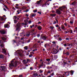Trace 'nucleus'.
Wrapping results in <instances>:
<instances>
[{
    "label": "nucleus",
    "instance_id": "obj_1",
    "mask_svg": "<svg viewBox=\"0 0 77 77\" xmlns=\"http://www.w3.org/2000/svg\"><path fill=\"white\" fill-rule=\"evenodd\" d=\"M15 59L14 58L13 59V60H12L11 61L10 66H14V60H15Z\"/></svg>",
    "mask_w": 77,
    "mask_h": 77
},
{
    "label": "nucleus",
    "instance_id": "obj_2",
    "mask_svg": "<svg viewBox=\"0 0 77 77\" xmlns=\"http://www.w3.org/2000/svg\"><path fill=\"white\" fill-rule=\"evenodd\" d=\"M0 67L2 69V71H6V66H0Z\"/></svg>",
    "mask_w": 77,
    "mask_h": 77
},
{
    "label": "nucleus",
    "instance_id": "obj_3",
    "mask_svg": "<svg viewBox=\"0 0 77 77\" xmlns=\"http://www.w3.org/2000/svg\"><path fill=\"white\" fill-rule=\"evenodd\" d=\"M18 51H19V52H18V53L20 56H22V54L21 52H23V51L22 50H18Z\"/></svg>",
    "mask_w": 77,
    "mask_h": 77
},
{
    "label": "nucleus",
    "instance_id": "obj_4",
    "mask_svg": "<svg viewBox=\"0 0 77 77\" xmlns=\"http://www.w3.org/2000/svg\"><path fill=\"white\" fill-rule=\"evenodd\" d=\"M65 8H66V6H63L61 7H60L59 8V9H60L61 11H62V9H65Z\"/></svg>",
    "mask_w": 77,
    "mask_h": 77
},
{
    "label": "nucleus",
    "instance_id": "obj_5",
    "mask_svg": "<svg viewBox=\"0 0 77 77\" xmlns=\"http://www.w3.org/2000/svg\"><path fill=\"white\" fill-rule=\"evenodd\" d=\"M6 30H2L0 31V32L2 33V34H5V33H6Z\"/></svg>",
    "mask_w": 77,
    "mask_h": 77
},
{
    "label": "nucleus",
    "instance_id": "obj_6",
    "mask_svg": "<svg viewBox=\"0 0 77 77\" xmlns=\"http://www.w3.org/2000/svg\"><path fill=\"white\" fill-rule=\"evenodd\" d=\"M56 11L57 13L58 14H59V15H60V14H61V12H60V11L59 9L57 10Z\"/></svg>",
    "mask_w": 77,
    "mask_h": 77
},
{
    "label": "nucleus",
    "instance_id": "obj_7",
    "mask_svg": "<svg viewBox=\"0 0 77 77\" xmlns=\"http://www.w3.org/2000/svg\"><path fill=\"white\" fill-rule=\"evenodd\" d=\"M4 27L5 28H9V27H10V26L8 24H7L5 25Z\"/></svg>",
    "mask_w": 77,
    "mask_h": 77
},
{
    "label": "nucleus",
    "instance_id": "obj_8",
    "mask_svg": "<svg viewBox=\"0 0 77 77\" xmlns=\"http://www.w3.org/2000/svg\"><path fill=\"white\" fill-rule=\"evenodd\" d=\"M30 54H30L29 55V57H32V56H33V55H32V54H34V53H33L32 52H31L30 53Z\"/></svg>",
    "mask_w": 77,
    "mask_h": 77
},
{
    "label": "nucleus",
    "instance_id": "obj_9",
    "mask_svg": "<svg viewBox=\"0 0 77 77\" xmlns=\"http://www.w3.org/2000/svg\"><path fill=\"white\" fill-rule=\"evenodd\" d=\"M38 74H37V73H34V74L32 75L33 77H36V76H38Z\"/></svg>",
    "mask_w": 77,
    "mask_h": 77
},
{
    "label": "nucleus",
    "instance_id": "obj_10",
    "mask_svg": "<svg viewBox=\"0 0 77 77\" xmlns=\"http://www.w3.org/2000/svg\"><path fill=\"white\" fill-rule=\"evenodd\" d=\"M42 35L41 37L42 38V39L44 40H45L47 38L45 36H42Z\"/></svg>",
    "mask_w": 77,
    "mask_h": 77
},
{
    "label": "nucleus",
    "instance_id": "obj_11",
    "mask_svg": "<svg viewBox=\"0 0 77 77\" xmlns=\"http://www.w3.org/2000/svg\"><path fill=\"white\" fill-rule=\"evenodd\" d=\"M1 39L2 41H6V38L4 37H2Z\"/></svg>",
    "mask_w": 77,
    "mask_h": 77
},
{
    "label": "nucleus",
    "instance_id": "obj_12",
    "mask_svg": "<svg viewBox=\"0 0 77 77\" xmlns=\"http://www.w3.org/2000/svg\"><path fill=\"white\" fill-rule=\"evenodd\" d=\"M59 52V51H58V50L55 49V50H54V53L55 54H57V53H58V52Z\"/></svg>",
    "mask_w": 77,
    "mask_h": 77
},
{
    "label": "nucleus",
    "instance_id": "obj_13",
    "mask_svg": "<svg viewBox=\"0 0 77 77\" xmlns=\"http://www.w3.org/2000/svg\"><path fill=\"white\" fill-rule=\"evenodd\" d=\"M41 3H42V0H40L39 1H38L37 2V4L38 5V4H40Z\"/></svg>",
    "mask_w": 77,
    "mask_h": 77
},
{
    "label": "nucleus",
    "instance_id": "obj_14",
    "mask_svg": "<svg viewBox=\"0 0 77 77\" xmlns=\"http://www.w3.org/2000/svg\"><path fill=\"white\" fill-rule=\"evenodd\" d=\"M65 74H66V76H68V75H69V73L68 72H65Z\"/></svg>",
    "mask_w": 77,
    "mask_h": 77
},
{
    "label": "nucleus",
    "instance_id": "obj_15",
    "mask_svg": "<svg viewBox=\"0 0 77 77\" xmlns=\"http://www.w3.org/2000/svg\"><path fill=\"white\" fill-rule=\"evenodd\" d=\"M2 50L3 51V52L4 53H6V50H5V49H2Z\"/></svg>",
    "mask_w": 77,
    "mask_h": 77
},
{
    "label": "nucleus",
    "instance_id": "obj_16",
    "mask_svg": "<svg viewBox=\"0 0 77 77\" xmlns=\"http://www.w3.org/2000/svg\"><path fill=\"white\" fill-rule=\"evenodd\" d=\"M0 19L1 21H4V20H5V18H4L3 17H1Z\"/></svg>",
    "mask_w": 77,
    "mask_h": 77
},
{
    "label": "nucleus",
    "instance_id": "obj_17",
    "mask_svg": "<svg viewBox=\"0 0 77 77\" xmlns=\"http://www.w3.org/2000/svg\"><path fill=\"white\" fill-rule=\"evenodd\" d=\"M74 72L72 70H71L70 71V73L71 75H73V74H74Z\"/></svg>",
    "mask_w": 77,
    "mask_h": 77
},
{
    "label": "nucleus",
    "instance_id": "obj_18",
    "mask_svg": "<svg viewBox=\"0 0 77 77\" xmlns=\"http://www.w3.org/2000/svg\"><path fill=\"white\" fill-rule=\"evenodd\" d=\"M51 16V17H55L56 15V14H50Z\"/></svg>",
    "mask_w": 77,
    "mask_h": 77
},
{
    "label": "nucleus",
    "instance_id": "obj_19",
    "mask_svg": "<svg viewBox=\"0 0 77 77\" xmlns=\"http://www.w3.org/2000/svg\"><path fill=\"white\" fill-rule=\"evenodd\" d=\"M17 28H16V30H20V28L18 26H17Z\"/></svg>",
    "mask_w": 77,
    "mask_h": 77
},
{
    "label": "nucleus",
    "instance_id": "obj_20",
    "mask_svg": "<svg viewBox=\"0 0 77 77\" xmlns=\"http://www.w3.org/2000/svg\"><path fill=\"white\" fill-rule=\"evenodd\" d=\"M38 30H41V29H42V28H41V27L40 26H38Z\"/></svg>",
    "mask_w": 77,
    "mask_h": 77
},
{
    "label": "nucleus",
    "instance_id": "obj_21",
    "mask_svg": "<svg viewBox=\"0 0 77 77\" xmlns=\"http://www.w3.org/2000/svg\"><path fill=\"white\" fill-rule=\"evenodd\" d=\"M47 5L46 3H45L44 4H42V7H45Z\"/></svg>",
    "mask_w": 77,
    "mask_h": 77
},
{
    "label": "nucleus",
    "instance_id": "obj_22",
    "mask_svg": "<svg viewBox=\"0 0 77 77\" xmlns=\"http://www.w3.org/2000/svg\"><path fill=\"white\" fill-rule=\"evenodd\" d=\"M30 32H28V33H27L26 36L28 37H29V36H30Z\"/></svg>",
    "mask_w": 77,
    "mask_h": 77
},
{
    "label": "nucleus",
    "instance_id": "obj_23",
    "mask_svg": "<svg viewBox=\"0 0 77 77\" xmlns=\"http://www.w3.org/2000/svg\"><path fill=\"white\" fill-rule=\"evenodd\" d=\"M65 54H66V56H69V53L68 52H66Z\"/></svg>",
    "mask_w": 77,
    "mask_h": 77
},
{
    "label": "nucleus",
    "instance_id": "obj_24",
    "mask_svg": "<svg viewBox=\"0 0 77 77\" xmlns=\"http://www.w3.org/2000/svg\"><path fill=\"white\" fill-rule=\"evenodd\" d=\"M61 29H63V30H64V29H65V26L63 25H61Z\"/></svg>",
    "mask_w": 77,
    "mask_h": 77
},
{
    "label": "nucleus",
    "instance_id": "obj_25",
    "mask_svg": "<svg viewBox=\"0 0 77 77\" xmlns=\"http://www.w3.org/2000/svg\"><path fill=\"white\" fill-rule=\"evenodd\" d=\"M28 47L27 46H25L24 47V49H25V50H27L28 49Z\"/></svg>",
    "mask_w": 77,
    "mask_h": 77
},
{
    "label": "nucleus",
    "instance_id": "obj_26",
    "mask_svg": "<svg viewBox=\"0 0 77 77\" xmlns=\"http://www.w3.org/2000/svg\"><path fill=\"white\" fill-rule=\"evenodd\" d=\"M76 3V2L75 1L74 2L72 3V5H75V4Z\"/></svg>",
    "mask_w": 77,
    "mask_h": 77
},
{
    "label": "nucleus",
    "instance_id": "obj_27",
    "mask_svg": "<svg viewBox=\"0 0 77 77\" xmlns=\"http://www.w3.org/2000/svg\"><path fill=\"white\" fill-rule=\"evenodd\" d=\"M20 23H18L17 24V27H20Z\"/></svg>",
    "mask_w": 77,
    "mask_h": 77
},
{
    "label": "nucleus",
    "instance_id": "obj_28",
    "mask_svg": "<svg viewBox=\"0 0 77 77\" xmlns=\"http://www.w3.org/2000/svg\"><path fill=\"white\" fill-rule=\"evenodd\" d=\"M24 64H26V60H24L23 61Z\"/></svg>",
    "mask_w": 77,
    "mask_h": 77
},
{
    "label": "nucleus",
    "instance_id": "obj_29",
    "mask_svg": "<svg viewBox=\"0 0 77 77\" xmlns=\"http://www.w3.org/2000/svg\"><path fill=\"white\" fill-rule=\"evenodd\" d=\"M14 65L15 67L17 65V61H15L14 62Z\"/></svg>",
    "mask_w": 77,
    "mask_h": 77
},
{
    "label": "nucleus",
    "instance_id": "obj_30",
    "mask_svg": "<svg viewBox=\"0 0 77 77\" xmlns=\"http://www.w3.org/2000/svg\"><path fill=\"white\" fill-rule=\"evenodd\" d=\"M3 58V55L0 54V59Z\"/></svg>",
    "mask_w": 77,
    "mask_h": 77
},
{
    "label": "nucleus",
    "instance_id": "obj_31",
    "mask_svg": "<svg viewBox=\"0 0 77 77\" xmlns=\"http://www.w3.org/2000/svg\"><path fill=\"white\" fill-rule=\"evenodd\" d=\"M39 72H40V73H42V72H43V70L40 69L39 70Z\"/></svg>",
    "mask_w": 77,
    "mask_h": 77
},
{
    "label": "nucleus",
    "instance_id": "obj_32",
    "mask_svg": "<svg viewBox=\"0 0 77 77\" xmlns=\"http://www.w3.org/2000/svg\"><path fill=\"white\" fill-rule=\"evenodd\" d=\"M36 16V14H34L31 15V17H35Z\"/></svg>",
    "mask_w": 77,
    "mask_h": 77
},
{
    "label": "nucleus",
    "instance_id": "obj_33",
    "mask_svg": "<svg viewBox=\"0 0 77 77\" xmlns=\"http://www.w3.org/2000/svg\"><path fill=\"white\" fill-rule=\"evenodd\" d=\"M24 22H25V23H27V22H28V20H24Z\"/></svg>",
    "mask_w": 77,
    "mask_h": 77
},
{
    "label": "nucleus",
    "instance_id": "obj_34",
    "mask_svg": "<svg viewBox=\"0 0 77 77\" xmlns=\"http://www.w3.org/2000/svg\"><path fill=\"white\" fill-rule=\"evenodd\" d=\"M46 61H47V62H50V59L48 58L46 59Z\"/></svg>",
    "mask_w": 77,
    "mask_h": 77
},
{
    "label": "nucleus",
    "instance_id": "obj_35",
    "mask_svg": "<svg viewBox=\"0 0 77 77\" xmlns=\"http://www.w3.org/2000/svg\"><path fill=\"white\" fill-rule=\"evenodd\" d=\"M0 45L1 47H3V46H4L3 43H2L1 45Z\"/></svg>",
    "mask_w": 77,
    "mask_h": 77
},
{
    "label": "nucleus",
    "instance_id": "obj_36",
    "mask_svg": "<svg viewBox=\"0 0 77 77\" xmlns=\"http://www.w3.org/2000/svg\"><path fill=\"white\" fill-rule=\"evenodd\" d=\"M54 58L55 59H57V55H55L54 56Z\"/></svg>",
    "mask_w": 77,
    "mask_h": 77
},
{
    "label": "nucleus",
    "instance_id": "obj_37",
    "mask_svg": "<svg viewBox=\"0 0 77 77\" xmlns=\"http://www.w3.org/2000/svg\"><path fill=\"white\" fill-rule=\"evenodd\" d=\"M3 43V42L2 41L0 40V45H1Z\"/></svg>",
    "mask_w": 77,
    "mask_h": 77
},
{
    "label": "nucleus",
    "instance_id": "obj_38",
    "mask_svg": "<svg viewBox=\"0 0 77 77\" xmlns=\"http://www.w3.org/2000/svg\"><path fill=\"white\" fill-rule=\"evenodd\" d=\"M22 24H23V25H25V26H27V23H22Z\"/></svg>",
    "mask_w": 77,
    "mask_h": 77
},
{
    "label": "nucleus",
    "instance_id": "obj_39",
    "mask_svg": "<svg viewBox=\"0 0 77 77\" xmlns=\"http://www.w3.org/2000/svg\"><path fill=\"white\" fill-rule=\"evenodd\" d=\"M14 23L15 24H16L17 23V20H14Z\"/></svg>",
    "mask_w": 77,
    "mask_h": 77
},
{
    "label": "nucleus",
    "instance_id": "obj_40",
    "mask_svg": "<svg viewBox=\"0 0 77 77\" xmlns=\"http://www.w3.org/2000/svg\"><path fill=\"white\" fill-rule=\"evenodd\" d=\"M47 72V73H49V74H50V73H51V71H50V70H48Z\"/></svg>",
    "mask_w": 77,
    "mask_h": 77
},
{
    "label": "nucleus",
    "instance_id": "obj_41",
    "mask_svg": "<svg viewBox=\"0 0 77 77\" xmlns=\"http://www.w3.org/2000/svg\"><path fill=\"white\" fill-rule=\"evenodd\" d=\"M47 45H48V44H45V48H46L47 46Z\"/></svg>",
    "mask_w": 77,
    "mask_h": 77
},
{
    "label": "nucleus",
    "instance_id": "obj_42",
    "mask_svg": "<svg viewBox=\"0 0 77 77\" xmlns=\"http://www.w3.org/2000/svg\"><path fill=\"white\" fill-rule=\"evenodd\" d=\"M50 27L51 28V30H53V28H54V27H51V26H50Z\"/></svg>",
    "mask_w": 77,
    "mask_h": 77
},
{
    "label": "nucleus",
    "instance_id": "obj_43",
    "mask_svg": "<svg viewBox=\"0 0 77 77\" xmlns=\"http://www.w3.org/2000/svg\"><path fill=\"white\" fill-rule=\"evenodd\" d=\"M54 72L52 73L51 74H50V75H54Z\"/></svg>",
    "mask_w": 77,
    "mask_h": 77
},
{
    "label": "nucleus",
    "instance_id": "obj_44",
    "mask_svg": "<svg viewBox=\"0 0 77 77\" xmlns=\"http://www.w3.org/2000/svg\"><path fill=\"white\" fill-rule=\"evenodd\" d=\"M29 61H30V60H29V59H27L26 62H29Z\"/></svg>",
    "mask_w": 77,
    "mask_h": 77
},
{
    "label": "nucleus",
    "instance_id": "obj_45",
    "mask_svg": "<svg viewBox=\"0 0 77 77\" xmlns=\"http://www.w3.org/2000/svg\"><path fill=\"white\" fill-rule=\"evenodd\" d=\"M35 31V29H32L31 31V32H32V33H33V32Z\"/></svg>",
    "mask_w": 77,
    "mask_h": 77
},
{
    "label": "nucleus",
    "instance_id": "obj_46",
    "mask_svg": "<svg viewBox=\"0 0 77 77\" xmlns=\"http://www.w3.org/2000/svg\"><path fill=\"white\" fill-rule=\"evenodd\" d=\"M34 12H37V10H34L33 11Z\"/></svg>",
    "mask_w": 77,
    "mask_h": 77
},
{
    "label": "nucleus",
    "instance_id": "obj_47",
    "mask_svg": "<svg viewBox=\"0 0 77 77\" xmlns=\"http://www.w3.org/2000/svg\"><path fill=\"white\" fill-rule=\"evenodd\" d=\"M14 19H15V20H16V19H17V16H14Z\"/></svg>",
    "mask_w": 77,
    "mask_h": 77
},
{
    "label": "nucleus",
    "instance_id": "obj_48",
    "mask_svg": "<svg viewBox=\"0 0 77 77\" xmlns=\"http://www.w3.org/2000/svg\"><path fill=\"white\" fill-rule=\"evenodd\" d=\"M32 23V21L31 20H29V24H30V23Z\"/></svg>",
    "mask_w": 77,
    "mask_h": 77
},
{
    "label": "nucleus",
    "instance_id": "obj_49",
    "mask_svg": "<svg viewBox=\"0 0 77 77\" xmlns=\"http://www.w3.org/2000/svg\"><path fill=\"white\" fill-rule=\"evenodd\" d=\"M69 32H70L71 33H72V30H70Z\"/></svg>",
    "mask_w": 77,
    "mask_h": 77
},
{
    "label": "nucleus",
    "instance_id": "obj_50",
    "mask_svg": "<svg viewBox=\"0 0 77 77\" xmlns=\"http://www.w3.org/2000/svg\"><path fill=\"white\" fill-rule=\"evenodd\" d=\"M37 36L38 37H39V36H40V35L39 34H38L37 35Z\"/></svg>",
    "mask_w": 77,
    "mask_h": 77
},
{
    "label": "nucleus",
    "instance_id": "obj_51",
    "mask_svg": "<svg viewBox=\"0 0 77 77\" xmlns=\"http://www.w3.org/2000/svg\"><path fill=\"white\" fill-rule=\"evenodd\" d=\"M52 43H53V44H56V43L55 42L53 41L52 42Z\"/></svg>",
    "mask_w": 77,
    "mask_h": 77
},
{
    "label": "nucleus",
    "instance_id": "obj_52",
    "mask_svg": "<svg viewBox=\"0 0 77 77\" xmlns=\"http://www.w3.org/2000/svg\"><path fill=\"white\" fill-rule=\"evenodd\" d=\"M66 40H67L68 41H69V38H66Z\"/></svg>",
    "mask_w": 77,
    "mask_h": 77
},
{
    "label": "nucleus",
    "instance_id": "obj_53",
    "mask_svg": "<svg viewBox=\"0 0 77 77\" xmlns=\"http://www.w3.org/2000/svg\"><path fill=\"white\" fill-rule=\"evenodd\" d=\"M53 23L56 24V21H54V22Z\"/></svg>",
    "mask_w": 77,
    "mask_h": 77
},
{
    "label": "nucleus",
    "instance_id": "obj_54",
    "mask_svg": "<svg viewBox=\"0 0 77 77\" xmlns=\"http://www.w3.org/2000/svg\"><path fill=\"white\" fill-rule=\"evenodd\" d=\"M15 8L16 9H19V8L18 7H17V6H15Z\"/></svg>",
    "mask_w": 77,
    "mask_h": 77
},
{
    "label": "nucleus",
    "instance_id": "obj_55",
    "mask_svg": "<svg viewBox=\"0 0 77 77\" xmlns=\"http://www.w3.org/2000/svg\"><path fill=\"white\" fill-rule=\"evenodd\" d=\"M19 77H23V75H19Z\"/></svg>",
    "mask_w": 77,
    "mask_h": 77
},
{
    "label": "nucleus",
    "instance_id": "obj_56",
    "mask_svg": "<svg viewBox=\"0 0 77 77\" xmlns=\"http://www.w3.org/2000/svg\"><path fill=\"white\" fill-rule=\"evenodd\" d=\"M26 7H23L22 8V9H26Z\"/></svg>",
    "mask_w": 77,
    "mask_h": 77
},
{
    "label": "nucleus",
    "instance_id": "obj_57",
    "mask_svg": "<svg viewBox=\"0 0 77 77\" xmlns=\"http://www.w3.org/2000/svg\"><path fill=\"white\" fill-rule=\"evenodd\" d=\"M59 27V25H58L57 24L56 25V27Z\"/></svg>",
    "mask_w": 77,
    "mask_h": 77
},
{
    "label": "nucleus",
    "instance_id": "obj_58",
    "mask_svg": "<svg viewBox=\"0 0 77 77\" xmlns=\"http://www.w3.org/2000/svg\"><path fill=\"white\" fill-rule=\"evenodd\" d=\"M38 14H40V15L41 14V12H38Z\"/></svg>",
    "mask_w": 77,
    "mask_h": 77
},
{
    "label": "nucleus",
    "instance_id": "obj_59",
    "mask_svg": "<svg viewBox=\"0 0 77 77\" xmlns=\"http://www.w3.org/2000/svg\"><path fill=\"white\" fill-rule=\"evenodd\" d=\"M30 68V69H31V70H32L33 68H32V67H31Z\"/></svg>",
    "mask_w": 77,
    "mask_h": 77
},
{
    "label": "nucleus",
    "instance_id": "obj_60",
    "mask_svg": "<svg viewBox=\"0 0 77 77\" xmlns=\"http://www.w3.org/2000/svg\"><path fill=\"white\" fill-rule=\"evenodd\" d=\"M59 41H61L62 40V38H59Z\"/></svg>",
    "mask_w": 77,
    "mask_h": 77
},
{
    "label": "nucleus",
    "instance_id": "obj_61",
    "mask_svg": "<svg viewBox=\"0 0 77 77\" xmlns=\"http://www.w3.org/2000/svg\"><path fill=\"white\" fill-rule=\"evenodd\" d=\"M64 33H68V32L67 31H65L64 32Z\"/></svg>",
    "mask_w": 77,
    "mask_h": 77
},
{
    "label": "nucleus",
    "instance_id": "obj_62",
    "mask_svg": "<svg viewBox=\"0 0 77 77\" xmlns=\"http://www.w3.org/2000/svg\"><path fill=\"white\" fill-rule=\"evenodd\" d=\"M27 41L28 42H30V40H29Z\"/></svg>",
    "mask_w": 77,
    "mask_h": 77
},
{
    "label": "nucleus",
    "instance_id": "obj_63",
    "mask_svg": "<svg viewBox=\"0 0 77 77\" xmlns=\"http://www.w3.org/2000/svg\"><path fill=\"white\" fill-rule=\"evenodd\" d=\"M40 66H44V64H41Z\"/></svg>",
    "mask_w": 77,
    "mask_h": 77
},
{
    "label": "nucleus",
    "instance_id": "obj_64",
    "mask_svg": "<svg viewBox=\"0 0 77 77\" xmlns=\"http://www.w3.org/2000/svg\"><path fill=\"white\" fill-rule=\"evenodd\" d=\"M5 8H6V9H8V10H9V8H8V7H7V6H6L5 7Z\"/></svg>",
    "mask_w": 77,
    "mask_h": 77
}]
</instances>
